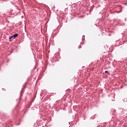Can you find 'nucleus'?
<instances>
[{
  "mask_svg": "<svg viewBox=\"0 0 127 127\" xmlns=\"http://www.w3.org/2000/svg\"><path fill=\"white\" fill-rule=\"evenodd\" d=\"M17 36H18V34H17V33L15 34L13 36V37H14L13 39H14V38H15L16 37H17Z\"/></svg>",
  "mask_w": 127,
  "mask_h": 127,
  "instance_id": "nucleus-1",
  "label": "nucleus"
},
{
  "mask_svg": "<svg viewBox=\"0 0 127 127\" xmlns=\"http://www.w3.org/2000/svg\"><path fill=\"white\" fill-rule=\"evenodd\" d=\"M10 41H11V40H10Z\"/></svg>",
  "mask_w": 127,
  "mask_h": 127,
  "instance_id": "nucleus-4",
  "label": "nucleus"
},
{
  "mask_svg": "<svg viewBox=\"0 0 127 127\" xmlns=\"http://www.w3.org/2000/svg\"><path fill=\"white\" fill-rule=\"evenodd\" d=\"M105 73H107V74H109V71L106 70Z\"/></svg>",
  "mask_w": 127,
  "mask_h": 127,
  "instance_id": "nucleus-3",
  "label": "nucleus"
},
{
  "mask_svg": "<svg viewBox=\"0 0 127 127\" xmlns=\"http://www.w3.org/2000/svg\"><path fill=\"white\" fill-rule=\"evenodd\" d=\"M12 38H14L13 36H10V37H9V39H10V40H11V39H12Z\"/></svg>",
  "mask_w": 127,
  "mask_h": 127,
  "instance_id": "nucleus-2",
  "label": "nucleus"
}]
</instances>
